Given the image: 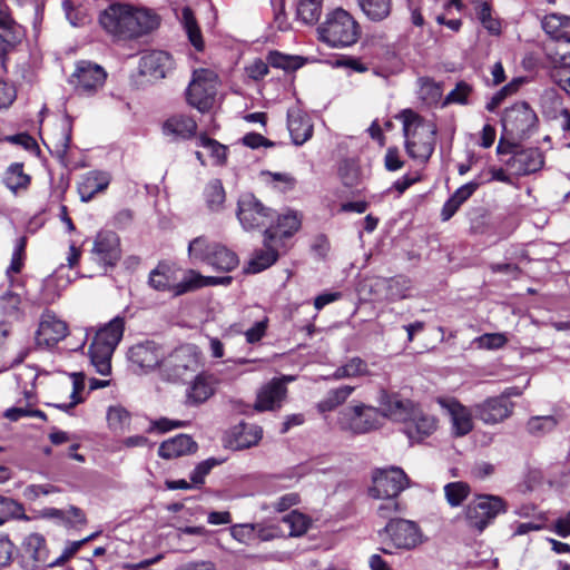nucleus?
Returning <instances> with one entry per match:
<instances>
[{
	"mask_svg": "<svg viewBox=\"0 0 570 570\" xmlns=\"http://www.w3.org/2000/svg\"><path fill=\"white\" fill-rule=\"evenodd\" d=\"M262 436L261 426L240 422L230 430L228 443L235 450H244L256 445Z\"/></svg>",
	"mask_w": 570,
	"mask_h": 570,
	"instance_id": "obj_28",
	"label": "nucleus"
},
{
	"mask_svg": "<svg viewBox=\"0 0 570 570\" xmlns=\"http://www.w3.org/2000/svg\"><path fill=\"white\" fill-rule=\"evenodd\" d=\"M220 463H223V461L215 458H209L198 463L189 475L193 485L195 488L202 487L205 483L206 475L209 474L213 468L219 465Z\"/></svg>",
	"mask_w": 570,
	"mask_h": 570,
	"instance_id": "obj_57",
	"label": "nucleus"
},
{
	"mask_svg": "<svg viewBox=\"0 0 570 570\" xmlns=\"http://www.w3.org/2000/svg\"><path fill=\"white\" fill-rule=\"evenodd\" d=\"M174 68L171 56L161 50H154L141 56L139 71L154 80L164 79Z\"/></svg>",
	"mask_w": 570,
	"mask_h": 570,
	"instance_id": "obj_18",
	"label": "nucleus"
},
{
	"mask_svg": "<svg viewBox=\"0 0 570 570\" xmlns=\"http://www.w3.org/2000/svg\"><path fill=\"white\" fill-rule=\"evenodd\" d=\"M471 488L462 481L450 482L444 485V495L446 502L452 507H460L469 497Z\"/></svg>",
	"mask_w": 570,
	"mask_h": 570,
	"instance_id": "obj_49",
	"label": "nucleus"
},
{
	"mask_svg": "<svg viewBox=\"0 0 570 570\" xmlns=\"http://www.w3.org/2000/svg\"><path fill=\"white\" fill-rule=\"evenodd\" d=\"M206 264L215 271L227 273L237 267L238 257L234 252L217 243L213 247Z\"/></svg>",
	"mask_w": 570,
	"mask_h": 570,
	"instance_id": "obj_36",
	"label": "nucleus"
},
{
	"mask_svg": "<svg viewBox=\"0 0 570 570\" xmlns=\"http://www.w3.org/2000/svg\"><path fill=\"white\" fill-rule=\"evenodd\" d=\"M438 403L442 409L446 410L450 415L452 433L455 436H464L472 431V411L462 405L455 399L441 397L438 400Z\"/></svg>",
	"mask_w": 570,
	"mask_h": 570,
	"instance_id": "obj_20",
	"label": "nucleus"
},
{
	"mask_svg": "<svg viewBox=\"0 0 570 570\" xmlns=\"http://www.w3.org/2000/svg\"><path fill=\"white\" fill-rule=\"evenodd\" d=\"M3 181L11 191L18 193L28 188L30 176L23 173V164L14 163L7 169Z\"/></svg>",
	"mask_w": 570,
	"mask_h": 570,
	"instance_id": "obj_44",
	"label": "nucleus"
},
{
	"mask_svg": "<svg viewBox=\"0 0 570 570\" xmlns=\"http://www.w3.org/2000/svg\"><path fill=\"white\" fill-rule=\"evenodd\" d=\"M237 217L244 229L250 230L268 227L274 219V212L266 207L253 194H244L238 199Z\"/></svg>",
	"mask_w": 570,
	"mask_h": 570,
	"instance_id": "obj_9",
	"label": "nucleus"
},
{
	"mask_svg": "<svg viewBox=\"0 0 570 570\" xmlns=\"http://www.w3.org/2000/svg\"><path fill=\"white\" fill-rule=\"evenodd\" d=\"M286 393L287 389L284 381L281 379H273L263 385L257 392L254 409L258 412L274 411L281 407Z\"/></svg>",
	"mask_w": 570,
	"mask_h": 570,
	"instance_id": "obj_22",
	"label": "nucleus"
},
{
	"mask_svg": "<svg viewBox=\"0 0 570 570\" xmlns=\"http://www.w3.org/2000/svg\"><path fill=\"white\" fill-rule=\"evenodd\" d=\"M472 92V87L465 82L460 81L456 83L455 88L452 89L444 99V105L449 104H460V105H466L468 104V97Z\"/></svg>",
	"mask_w": 570,
	"mask_h": 570,
	"instance_id": "obj_60",
	"label": "nucleus"
},
{
	"mask_svg": "<svg viewBox=\"0 0 570 570\" xmlns=\"http://www.w3.org/2000/svg\"><path fill=\"white\" fill-rule=\"evenodd\" d=\"M92 253L105 265L114 266L120 259V242L115 232L101 230L97 234Z\"/></svg>",
	"mask_w": 570,
	"mask_h": 570,
	"instance_id": "obj_19",
	"label": "nucleus"
},
{
	"mask_svg": "<svg viewBox=\"0 0 570 570\" xmlns=\"http://www.w3.org/2000/svg\"><path fill=\"white\" fill-rule=\"evenodd\" d=\"M199 366L198 355L191 345H181L161 362L163 375L171 382L184 381Z\"/></svg>",
	"mask_w": 570,
	"mask_h": 570,
	"instance_id": "obj_7",
	"label": "nucleus"
},
{
	"mask_svg": "<svg viewBox=\"0 0 570 570\" xmlns=\"http://www.w3.org/2000/svg\"><path fill=\"white\" fill-rule=\"evenodd\" d=\"M391 546L395 549L411 550L421 543L420 529L413 521L391 520L384 528Z\"/></svg>",
	"mask_w": 570,
	"mask_h": 570,
	"instance_id": "obj_12",
	"label": "nucleus"
},
{
	"mask_svg": "<svg viewBox=\"0 0 570 570\" xmlns=\"http://www.w3.org/2000/svg\"><path fill=\"white\" fill-rule=\"evenodd\" d=\"M297 57L283 55L278 51H272L267 56L268 65L284 70L296 69L298 65L296 63Z\"/></svg>",
	"mask_w": 570,
	"mask_h": 570,
	"instance_id": "obj_62",
	"label": "nucleus"
},
{
	"mask_svg": "<svg viewBox=\"0 0 570 570\" xmlns=\"http://www.w3.org/2000/svg\"><path fill=\"white\" fill-rule=\"evenodd\" d=\"M68 334V325L60 320L53 312L46 309L39 321L36 332V343L41 347L55 346Z\"/></svg>",
	"mask_w": 570,
	"mask_h": 570,
	"instance_id": "obj_13",
	"label": "nucleus"
},
{
	"mask_svg": "<svg viewBox=\"0 0 570 570\" xmlns=\"http://www.w3.org/2000/svg\"><path fill=\"white\" fill-rule=\"evenodd\" d=\"M514 409V403L505 401L504 397L491 396L476 403L472 411L476 419L484 424L494 425L509 419Z\"/></svg>",
	"mask_w": 570,
	"mask_h": 570,
	"instance_id": "obj_14",
	"label": "nucleus"
},
{
	"mask_svg": "<svg viewBox=\"0 0 570 570\" xmlns=\"http://www.w3.org/2000/svg\"><path fill=\"white\" fill-rule=\"evenodd\" d=\"M197 443L187 434H178L160 443L158 455L170 460L188 455L197 451Z\"/></svg>",
	"mask_w": 570,
	"mask_h": 570,
	"instance_id": "obj_30",
	"label": "nucleus"
},
{
	"mask_svg": "<svg viewBox=\"0 0 570 570\" xmlns=\"http://www.w3.org/2000/svg\"><path fill=\"white\" fill-rule=\"evenodd\" d=\"M301 227V218L294 212L279 215L276 224L271 223L264 232L267 240L272 239L281 246L284 238L292 237Z\"/></svg>",
	"mask_w": 570,
	"mask_h": 570,
	"instance_id": "obj_27",
	"label": "nucleus"
},
{
	"mask_svg": "<svg viewBox=\"0 0 570 570\" xmlns=\"http://www.w3.org/2000/svg\"><path fill=\"white\" fill-rule=\"evenodd\" d=\"M323 0H298L296 17L305 24H315L322 13Z\"/></svg>",
	"mask_w": 570,
	"mask_h": 570,
	"instance_id": "obj_45",
	"label": "nucleus"
},
{
	"mask_svg": "<svg viewBox=\"0 0 570 570\" xmlns=\"http://www.w3.org/2000/svg\"><path fill=\"white\" fill-rule=\"evenodd\" d=\"M198 145L210 153V156L215 159L216 165H224L227 159V147L222 145L215 139L200 135L198 138Z\"/></svg>",
	"mask_w": 570,
	"mask_h": 570,
	"instance_id": "obj_55",
	"label": "nucleus"
},
{
	"mask_svg": "<svg viewBox=\"0 0 570 570\" xmlns=\"http://www.w3.org/2000/svg\"><path fill=\"white\" fill-rule=\"evenodd\" d=\"M409 485L410 480L401 468L375 469L372 473L368 494L373 499L397 498Z\"/></svg>",
	"mask_w": 570,
	"mask_h": 570,
	"instance_id": "obj_8",
	"label": "nucleus"
},
{
	"mask_svg": "<svg viewBox=\"0 0 570 570\" xmlns=\"http://www.w3.org/2000/svg\"><path fill=\"white\" fill-rule=\"evenodd\" d=\"M128 4H111L100 13L99 22L107 32L126 39L125 27L128 22Z\"/></svg>",
	"mask_w": 570,
	"mask_h": 570,
	"instance_id": "obj_24",
	"label": "nucleus"
},
{
	"mask_svg": "<svg viewBox=\"0 0 570 570\" xmlns=\"http://www.w3.org/2000/svg\"><path fill=\"white\" fill-rule=\"evenodd\" d=\"M10 518L29 520V517L24 513L22 504L11 498L0 495V524Z\"/></svg>",
	"mask_w": 570,
	"mask_h": 570,
	"instance_id": "obj_52",
	"label": "nucleus"
},
{
	"mask_svg": "<svg viewBox=\"0 0 570 570\" xmlns=\"http://www.w3.org/2000/svg\"><path fill=\"white\" fill-rule=\"evenodd\" d=\"M111 181L108 171L91 170L81 177L78 184V194L81 202H90L97 194L107 189Z\"/></svg>",
	"mask_w": 570,
	"mask_h": 570,
	"instance_id": "obj_26",
	"label": "nucleus"
},
{
	"mask_svg": "<svg viewBox=\"0 0 570 570\" xmlns=\"http://www.w3.org/2000/svg\"><path fill=\"white\" fill-rule=\"evenodd\" d=\"M22 550L36 566L39 562H46L48 557L46 538L40 533H30L22 541Z\"/></svg>",
	"mask_w": 570,
	"mask_h": 570,
	"instance_id": "obj_38",
	"label": "nucleus"
},
{
	"mask_svg": "<svg viewBox=\"0 0 570 570\" xmlns=\"http://www.w3.org/2000/svg\"><path fill=\"white\" fill-rule=\"evenodd\" d=\"M367 363L360 356L348 358L344 364L340 365L333 374L326 376V380L355 379L370 375Z\"/></svg>",
	"mask_w": 570,
	"mask_h": 570,
	"instance_id": "obj_37",
	"label": "nucleus"
},
{
	"mask_svg": "<svg viewBox=\"0 0 570 570\" xmlns=\"http://www.w3.org/2000/svg\"><path fill=\"white\" fill-rule=\"evenodd\" d=\"M197 122L196 120L186 115H174L169 117L163 125V132L165 136L173 139H190L196 135Z\"/></svg>",
	"mask_w": 570,
	"mask_h": 570,
	"instance_id": "obj_31",
	"label": "nucleus"
},
{
	"mask_svg": "<svg viewBox=\"0 0 570 570\" xmlns=\"http://www.w3.org/2000/svg\"><path fill=\"white\" fill-rule=\"evenodd\" d=\"M263 245V248L256 249L253 253V256L246 267L247 273H261L271 267L278 259V244L272 239L267 240V236H264Z\"/></svg>",
	"mask_w": 570,
	"mask_h": 570,
	"instance_id": "obj_32",
	"label": "nucleus"
},
{
	"mask_svg": "<svg viewBox=\"0 0 570 570\" xmlns=\"http://www.w3.org/2000/svg\"><path fill=\"white\" fill-rule=\"evenodd\" d=\"M504 164L518 176L539 171L544 165L543 153L537 147L521 148L513 153Z\"/></svg>",
	"mask_w": 570,
	"mask_h": 570,
	"instance_id": "obj_16",
	"label": "nucleus"
},
{
	"mask_svg": "<svg viewBox=\"0 0 570 570\" xmlns=\"http://www.w3.org/2000/svg\"><path fill=\"white\" fill-rule=\"evenodd\" d=\"M163 351L154 341H144L132 345L128 351V360L135 371L147 372L160 364Z\"/></svg>",
	"mask_w": 570,
	"mask_h": 570,
	"instance_id": "obj_15",
	"label": "nucleus"
},
{
	"mask_svg": "<svg viewBox=\"0 0 570 570\" xmlns=\"http://www.w3.org/2000/svg\"><path fill=\"white\" fill-rule=\"evenodd\" d=\"M255 525L252 523L235 524L230 528L232 537L240 543L248 544L255 538Z\"/></svg>",
	"mask_w": 570,
	"mask_h": 570,
	"instance_id": "obj_64",
	"label": "nucleus"
},
{
	"mask_svg": "<svg viewBox=\"0 0 570 570\" xmlns=\"http://www.w3.org/2000/svg\"><path fill=\"white\" fill-rule=\"evenodd\" d=\"M38 372L36 367L24 366L16 375L18 386L28 403L32 402L36 397V381Z\"/></svg>",
	"mask_w": 570,
	"mask_h": 570,
	"instance_id": "obj_43",
	"label": "nucleus"
},
{
	"mask_svg": "<svg viewBox=\"0 0 570 570\" xmlns=\"http://www.w3.org/2000/svg\"><path fill=\"white\" fill-rule=\"evenodd\" d=\"M217 94V76L208 69L195 70L187 88V102L200 112L208 111Z\"/></svg>",
	"mask_w": 570,
	"mask_h": 570,
	"instance_id": "obj_6",
	"label": "nucleus"
},
{
	"mask_svg": "<svg viewBox=\"0 0 570 570\" xmlns=\"http://www.w3.org/2000/svg\"><path fill=\"white\" fill-rule=\"evenodd\" d=\"M363 13L372 21L386 19L392 11V0H357Z\"/></svg>",
	"mask_w": 570,
	"mask_h": 570,
	"instance_id": "obj_42",
	"label": "nucleus"
},
{
	"mask_svg": "<svg viewBox=\"0 0 570 570\" xmlns=\"http://www.w3.org/2000/svg\"><path fill=\"white\" fill-rule=\"evenodd\" d=\"M20 296L12 292H7L0 297V306L4 315L18 317L20 312Z\"/></svg>",
	"mask_w": 570,
	"mask_h": 570,
	"instance_id": "obj_61",
	"label": "nucleus"
},
{
	"mask_svg": "<svg viewBox=\"0 0 570 570\" xmlns=\"http://www.w3.org/2000/svg\"><path fill=\"white\" fill-rule=\"evenodd\" d=\"M216 384L217 379L213 374L196 375L186 392L187 403L191 405L204 403L215 393Z\"/></svg>",
	"mask_w": 570,
	"mask_h": 570,
	"instance_id": "obj_29",
	"label": "nucleus"
},
{
	"mask_svg": "<svg viewBox=\"0 0 570 570\" xmlns=\"http://www.w3.org/2000/svg\"><path fill=\"white\" fill-rule=\"evenodd\" d=\"M206 205L212 212H219L225 203V189L219 179H212L205 187Z\"/></svg>",
	"mask_w": 570,
	"mask_h": 570,
	"instance_id": "obj_48",
	"label": "nucleus"
},
{
	"mask_svg": "<svg viewBox=\"0 0 570 570\" xmlns=\"http://www.w3.org/2000/svg\"><path fill=\"white\" fill-rule=\"evenodd\" d=\"M128 22L125 27L126 39L147 35L159 27L160 18L153 10L129 6Z\"/></svg>",
	"mask_w": 570,
	"mask_h": 570,
	"instance_id": "obj_17",
	"label": "nucleus"
},
{
	"mask_svg": "<svg viewBox=\"0 0 570 570\" xmlns=\"http://www.w3.org/2000/svg\"><path fill=\"white\" fill-rule=\"evenodd\" d=\"M382 414L373 406L356 404L341 412V424L356 434L366 433L381 425Z\"/></svg>",
	"mask_w": 570,
	"mask_h": 570,
	"instance_id": "obj_11",
	"label": "nucleus"
},
{
	"mask_svg": "<svg viewBox=\"0 0 570 570\" xmlns=\"http://www.w3.org/2000/svg\"><path fill=\"white\" fill-rule=\"evenodd\" d=\"M287 128L293 144L296 146L303 145L313 135V124L309 116L296 107L287 111Z\"/></svg>",
	"mask_w": 570,
	"mask_h": 570,
	"instance_id": "obj_25",
	"label": "nucleus"
},
{
	"mask_svg": "<svg viewBox=\"0 0 570 570\" xmlns=\"http://www.w3.org/2000/svg\"><path fill=\"white\" fill-rule=\"evenodd\" d=\"M70 379L72 381V391L70 393L71 402L53 404V406L62 410L69 411L75 407L77 404L81 403L83 399L80 396L82 391L85 390V374L83 373H71Z\"/></svg>",
	"mask_w": 570,
	"mask_h": 570,
	"instance_id": "obj_53",
	"label": "nucleus"
},
{
	"mask_svg": "<svg viewBox=\"0 0 570 570\" xmlns=\"http://www.w3.org/2000/svg\"><path fill=\"white\" fill-rule=\"evenodd\" d=\"M107 72L97 63L81 60L77 62L69 82L80 96H91L96 94L105 83Z\"/></svg>",
	"mask_w": 570,
	"mask_h": 570,
	"instance_id": "obj_10",
	"label": "nucleus"
},
{
	"mask_svg": "<svg viewBox=\"0 0 570 570\" xmlns=\"http://www.w3.org/2000/svg\"><path fill=\"white\" fill-rule=\"evenodd\" d=\"M232 277L203 276L195 269H188L183 281L177 282V269L167 263H159L150 273L148 284L158 292H171L179 296L188 292L218 284H229Z\"/></svg>",
	"mask_w": 570,
	"mask_h": 570,
	"instance_id": "obj_1",
	"label": "nucleus"
},
{
	"mask_svg": "<svg viewBox=\"0 0 570 570\" xmlns=\"http://www.w3.org/2000/svg\"><path fill=\"white\" fill-rule=\"evenodd\" d=\"M376 512L382 519L395 520L394 517L401 512V505L397 498H382Z\"/></svg>",
	"mask_w": 570,
	"mask_h": 570,
	"instance_id": "obj_63",
	"label": "nucleus"
},
{
	"mask_svg": "<svg viewBox=\"0 0 570 570\" xmlns=\"http://www.w3.org/2000/svg\"><path fill=\"white\" fill-rule=\"evenodd\" d=\"M389 302H396L407 297L411 288L410 279L403 276L387 278Z\"/></svg>",
	"mask_w": 570,
	"mask_h": 570,
	"instance_id": "obj_54",
	"label": "nucleus"
},
{
	"mask_svg": "<svg viewBox=\"0 0 570 570\" xmlns=\"http://www.w3.org/2000/svg\"><path fill=\"white\" fill-rule=\"evenodd\" d=\"M508 338L502 333H485L474 340L479 348L498 350L503 347Z\"/></svg>",
	"mask_w": 570,
	"mask_h": 570,
	"instance_id": "obj_58",
	"label": "nucleus"
},
{
	"mask_svg": "<svg viewBox=\"0 0 570 570\" xmlns=\"http://www.w3.org/2000/svg\"><path fill=\"white\" fill-rule=\"evenodd\" d=\"M125 322L124 318L117 316L112 318L108 324L100 328L92 341V344L97 346L109 347L110 350L116 348L124 334Z\"/></svg>",
	"mask_w": 570,
	"mask_h": 570,
	"instance_id": "obj_34",
	"label": "nucleus"
},
{
	"mask_svg": "<svg viewBox=\"0 0 570 570\" xmlns=\"http://www.w3.org/2000/svg\"><path fill=\"white\" fill-rule=\"evenodd\" d=\"M108 424L114 430H122L129 424L130 414L121 406H111L107 414Z\"/></svg>",
	"mask_w": 570,
	"mask_h": 570,
	"instance_id": "obj_59",
	"label": "nucleus"
},
{
	"mask_svg": "<svg viewBox=\"0 0 570 570\" xmlns=\"http://www.w3.org/2000/svg\"><path fill=\"white\" fill-rule=\"evenodd\" d=\"M217 243H210L204 236L194 238L188 245V256L191 262L207 263L213 247Z\"/></svg>",
	"mask_w": 570,
	"mask_h": 570,
	"instance_id": "obj_50",
	"label": "nucleus"
},
{
	"mask_svg": "<svg viewBox=\"0 0 570 570\" xmlns=\"http://www.w3.org/2000/svg\"><path fill=\"white\" fill-rule=\"evenodd\" d=\"M317 33L320 41L331 48H347L360 39L361 27L350 12L336 8L326 13L317 27Z\"/></svg>",
	"mask_w": 570,
	"mask_h": 570,
	"instance_id": "obj_3",
	"label": "nucleus"
},
{
	"mask_svg": "<svg viewBox=\"0 0 570 570\" xmlns=\"http://www.w3.org/2000/svg\"><path fill=\"white\" fill-rule=\"evenodd\" d=\"M69 514H73V518H76L78 522H87L86 513L75 505H69L66 509L45 508L40 511L41 518L56 520L62 525H65V521L69 520Z\"/></svg>",
	"mask_w": 570,
	"mask_h": 570,
	"instance_id": "obj_47",
	"label": "nucleus"
},
{
	"mask_svg": "<svg viewBox=\"0 0 570 570\" xmlns=\"http://www.w3.org/2000/svg\"><path fill=\"white\" fill-rule=\"evenodd\" d=\"M476 17L482 26L491 33L499 35L501 32V23L491 14V7L488 2H482L476 8Z\"/></svg>",
	"mask_w": 570,
	"mask_h": 570,
	"instance_id": "obj_56",
	"label": "nucleus"
},
{
	"mask_svg": "<svg viewBox=\"0 0 570 570\" xmlns=\"http://www.w3.org/2000/svg\"><path fill=\"white\" fill-rule=\"evenodd\" d=\"M382 416H386L393 421L403 422L405 424L415 410V406L409 400L390 396L382 403Z\"/></svg>",
	"mask_w": 570,
	"mask_h": 570,
	"instance_id": "obj_35",
	"label": "nucleus"
},
{
	"mask_svg": "<svg viewBox=\"0 0 570 570\" xmlns=\"http://www.w3.org/2000/svg\"><path fill=\"white\" fill-rule=\"evenodd\" d=\"M436 428L438 420L433 415L415 407L409 421L404 424V432L410 440L420 442L434 433Z\"/></svg>",
	"mask_w": 570,
	"mask_h": 570,
	"instance_id": "obj_23",
	"label": "nucleus"
},
{
	"mask_svg": "<svg viewBox=\"0 0 570 570\" xmlns=\"http://www.w3.org/2000/svg\"><path fill=\"white\" fill-rule=\"evenodd\" d=\"M180 22L188 36L190 43L197 51H202L204 49L202 31L195 18L194 11L189 7H184L181 9Z\"/></svg>",
	"mask_w": 570,
	"mask_h": 570,
	"instance_id": "obj_39",
	"label": "nucleus"
},
{
	"mask_svg": "<svg viewBox=\"0 0 570 570\" xmlns=\"http://www.w3.org/2000/svg\"><path fill=\"white\" fill-rule=\"evenodd\" d=\"M505 512L507 503L501 497L481 494L466 504L464 519L471 530L482 533L499 514Z\"/></svg>",
	"mask_w": 570,
	"mask_h": 570,
	"instance_id": "obj_4",
	"label": "nucleus"
},
{
	"mask_svg": "<svg viewBox=\"0 0 570 570\" xmlns=\"http://www.w3.org/2000/svg\"><path fill=\"white\" fill-rule=\"evenodd\" d=\"M542 28L551 39L570 43V16L547 14L542 20Z\"/></svg>",
	"mask_w": 570,
	"mask_h": 570,
	"instance_id": "obj_33",
	"label": "nucleus"
},
{
	"mask_svg": "<svg viewBox=\"0 0 570 570\" xmlns=\"http://www.w3.org/2000/svg\"><path fill=\"white\" fill-rule=\"evenodd\" d=\"M399 118L403 124V135L407 155L413 159L426 163L435 148L436 125L425 120L411 109H404Z\"/></svg>",
	"mask_w": 570,
	"mask_h": 570,
	"instance_id": "obj_2",
	"label": "nucleus"
},
{
	"mask_svg": "<svg viewBox=\"0 0 570 570\" xmlns=\"http://www.w3.org/2000/svg\"><path fill=\"white\" fill-rule=\"evenodd\" d=\"M501 125L505 137L522 140L537 129L538 116L528 102L519 101L504 109Z\"/></svg>",
	"mask_w": 570,
	"mask_h": 570,
	"instance_id": "obj_5",
	"label": "nucleus"
},
{
	"mask_svg": "<svg viewBox=\"0 0 570 570\" xmlns=\"http://www.w3.org/2000/svg\"><path fill=\"white\" fill-rule=\"evenodd\" d=\"M114 354V350L105 346H97L92 344L89 346V356L91 360V364L95 366L96 371L101 375H108L111 371V356Z\"/></svg>",
	"mask_w": 570,
	"mask_h": 570,
	"instance_id": "obj_46",
	"label": "nucleus"
},
{
	"mask_svg": "<svg viewBox=\"0 0 570 570\" xmlns=\"http://www.w3.org/2000/svg\"><path fill=\"white\" fill-rule=\"evenodd\" d=\"M355 387L351 385H342L336 389H332L327 392L326 396L317 403L320 412H331L345 403V401L354 392Z\"/></svg>",
	"mask_w": 570,
	"mask_h": 570,
	"instance_id": "obj_40",
	"label": "nucleus"
},
{
	"mask_svg": "<svg viewBox=\"0 0 570 570\" xmlns=\"http://www.w3.org/2000/svg\"><path fill=\"white\" fill-rule=\"evenodd\" d=\"M558 423L553 415L532 416L527 422V431L533 436H541L553 431Z\"/></svg>",
	"mask_w": 570,
	"mask_h": 570,
	"instance_id": "obj_51",
	"label": "nucleus"
},
{
	"mask_svg": "<svg viewBox=\"0 0 570 570\" xmlns=\"http://www.w3.org/2000/svg\"><path fill=\"white\" fill-rule=\"evenodd\" d=\"M281 524L282 530L287 535L301 537L307 531L309 527V519L305 514L293 510L282 518Z\"/></svg>",
	"mask_w": 570,
	"mask_h": 570,
	"instance_id": "obj_41",
	"label": "nucleus"
},
{
	"mask_svg": "<svg viewBox=\"0 0 570 570\" xmlns=\"http://www.w3.org/2000/svg\"><path fill=\"white\" fill-rule=\"evenodd\" d=\"M24 28L11 14L10 8L0 16V51L6 56L22 42Z\"/></svg>",
	"mask_w": 570,
	"mask_h": 570,
	"instance_id": "obj_21",
	"label": "nucleus"
}]
</instances>
